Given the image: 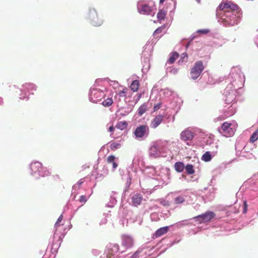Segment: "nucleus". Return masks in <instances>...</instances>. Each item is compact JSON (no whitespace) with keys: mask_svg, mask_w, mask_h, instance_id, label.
<instances>
[{"mask_svg":"<svg viewBox=\"0 0 258 258\" xmlns=\"http://www.w3.org/2000/svg\"><path fill=\"white\" fill-rule=\"evenodd\" d=\"M216 15L221 18L222 23L226 27L233 26L238 23L236 15L239 12V7L231 2H222L218 7Z\"/></svg>","mask_w":258,"mask_h":258,"instance_id":"1","label":"nucleus"},{"mask_svg":"<svg viewBox=\"0 0 258 258\" xmlns=\"http://www.w3.org/2000/svg\"><path fill=\"white\" fill-rule=\"evenodd\" d=\"M106 96L104 91L98 88H92L90 91L89 99L93 103L100 101Z\"/></svg>","mask_w":258,"mask_h":258,"instance_id":"2","label":"nucleus"},{"mask_svg":"<svg viewBox=\"0 0 258 258\" xmlns=\"http://www.w3.org/2000/svg\"><path fill=\"white\" fill-rule=\"evenodd\" d=\"M204 69L203 62L201 60L197 61L190 70V75L191 79L193 80L198 79Z\"/></svg>","mask_w":258,"mask_h":258,"instance_id":"3","label":"nucleus"},{"mask_svg":"<svg viewBox=\"0 0 258 258\" xmlns=\"http://www.w3.org/2000/svg\"><path fill=\"white\" fill-rule=\"evenodd\" d=\"M164 143L161 141L156 142L150 149V155L154 158L160 157Z\"/></svg>","mask_w":258,"mask_h":258,"instance_id":"4","label":"nucleus"},{"mask_svg":"<svg viewBox=\"0 0 258 258\" xmlns=\"http://www.w3.org/2000/svg\"><path fill=\"white\" fill-rule=\"evenodd\" d=\"M88 17L90 20V22L94 26H100L103 23L102 19L99 18L95 9H91L90 10Z\"/></svg>","mask_w":258,"mask_h":258,"instance_id":"5","label":"nucleus"},{"mask_svg":"<svg viewBox=\"0 0 258 258\" xmlns=\"http://www.w3.org/2000/svg\"><path fill=\"white\" fill-rule=\"evenodd\" d=\"M231 123L224 122L221 128L218 129V131L225 137H231L234 134V130L231 127Z\"/></svg>","mask_w":258,"mask_h":258,"instance_id":"6","label":"nucleus"},{"mask_svg":"<svg viewBox=\"0 0 258 258\" xmlns=\"http://www.w3.org/2000/svg\"><path fill=\"white\" fill-rule=\"evenodd\" d=\"M215 216V214L211 211H208L204 214L194 217L199 223H206L210 221Z\"/></svg>","mask_w":258,"mask_h":258,"instance_id":"7","label":"nucleus"},{"mask_svg":"<svg viewBox=\"0 0 258 258\" xmlns=\"http://www.w3.org/2000/svg\"><path fill=\"white\" fill-rule=\"evenodd\" d=\"M149 129L146 125H141L135 130L134 134L136 138L142 139L149 134Z\"/></svg>","mask_w":258,"mask_h":258,"instance_id":"8","label":"nucleus"},{"mask_svg":"<svg viewBox=\"0 0 258 258\" xmlns=\"http://www.w3.org/2000/svg\"><path fill=\"white\" fill-rule=\"evenodd\" d=\"M121 239V245L123 247V250L121 252H123L126 249L131 247L133 245L134 241L133 238L131 236L127 235H123Z\"/></svg>","mask_w":258,"mask_h":258,"instance_id":"9","label":"nucleus"},{"mask_svg":"<svg viewBox=\"0 0 258 258\" xmlns=\"http://www.w3.org/2000/svg\"><path fill=\"white\" fill-rule=\"evenodd\" d=\"M119 245L117 244H110L106 250V257L111 258L113 254L119 251ZM101 258H105V257Z\"/></svg>","mask_w":258,"mask_h":258,"instance_id":"10","label":"nucleus"},{"mask_svg":"<svg viewBox=\"0 0 258 258\" xmlns=\"http://www.w3.org/2000/svg\"><path fill=\"white\" fill-rule=\"evenodd\" d=\"M30 168L32 175H35L36 173L39 174L40 170L42 169V165L39 162H34L31 164Z\"/></svg>","mask_w":258,"mask_h":258,"instance_id":"11","label":"nucleus"},{"mask_svg":"<svg viewBox=\"0 0 258 258\" xmlns=\"http://www.w3.org/2000/svg\"><path fill=\"white\" fill-rule=\"evenodd\" d=\"M164 116L163 115L159 114L156 115L151 121L150 126L151 128H156L157 127L163 120Z\"/></svg>","mask_w":258,"mask_h":258,"instance_id":"12","label":"nucleus"},{"mask_svg":"<svg viewBox=\"0 0 258 258\" xmlns=\"http://www.w3.org/2000/svg\"><path fill=\"white\" fill-rule=\"evenodd\" d=\"M143 200V196L140 194H136L132 197V205L135 207L139 206Z\"/></svg>","mask_w":258,"mask_h":258,"instance_id":"13","label":"nucleus"},{"mask_svg":"<svg viewBox=\"0 0 258 258\" xmlns=\"http://www.w3.org/2000/svg\"><path fill=\"white\" fill-rule=\"evenodd\" d=\"M139 12L144 15L151 14L152 9L147 5H141L138 8Z\"/></svg>","mask_w":258,"mask_h":258,"instance_id":"14","label":"nucleus"},{"mask_svg":"<svg viewBox=\"0 0 258 258\" xmlns=\"http://www.w3.org/2000/svg\"><path fill=\"white\" fill-rule=\"evenodd\" d=\"M180 136L181 139L184 141L191 140L194 138L193 133L188 130L182 132Z\"/></svg>","mask_w":258,"mask_h":258,"instance_id":"15","label":"nucleus"},{"mask_svg":"<svg viewBox=\"0 0 258 258\" xmlns=\"http://www.w3.org/2000/svg\"><path fill=\"white\" fill-rule=\"evenodd\" d=\"M169 230L168 226L161 227L156 231L154 234V236L156 238L166 234Z\"/></svg>","mask_w":258,"mask_h":258,"instance_id":"16","label":"nucleus"},{"mask_svg":"<svg viewBox=\"0 0 258 258\" xmlns=\"http://www.w3.org/2000/svg\"><path fill=\"white\" fill-rule=\"evenodd\" d=\"M128 126V123L126 121H119L117 123L115 127L116 128L121 130L123 131L125 130Z\"/></svg>","mask_w":258,"mask_h":258,"instance_id":"17","label":"nucleus"},{"mask_svg":"<svg viewBox=\"0 0 258 258\" xmlns=\"http://www.w3.org/2000/svg\"><path fill=\"white\" fill-rule=\"evenodd\" d=\"M49 181L52 184H56L60 182V178L58 174L53 175L50 177Z\"/></svg>","mask_w":258,"mask_h":258,"instance_id":"18","label":"nucleus"},{"mask_svg":"<svg viewBox=\"0 0 258 258\" xmlns=\"http://www.w3.org/2000/svg\"><path fill=\"white\" fill-rule=\"evenodd\" d=\"M179 57V54L176 52H173L170 54L169 58L168 60V62L172 64L175 60Z\"/></svg>","mask_w":258,"mask_h":258,"instance_id":"19","label":"nucleus"},{"mask_svg":"<svg viewBox=\"0 0 258 258\" xmlns=\"http://www.w3.org/2000/svg\"><path fill=\"white\" fill-rule=\"evenodd\" d=\"M140 83L138 80H134L132 83L130 88L131 90L134 92H137L138 91L139 88Z\"/></svg>","mask_w":258,"mask_h":258,"instance_id":"20","label":"nucleus"},{"mask_svg":"<svg viewBox=\"0 0 258 258\" xmlns=\"http://www.w3.org/2000/svg\"><path fill=\"white\" fill-rule=\"evenodd\" d=\"M174 168L177 172H181L183 171L184 168V166L183 163L180 162H177L175 163Z\"/></svg>","mask_w":258,"mask_h":258,"instance_id":"21","label":"nucleus"},{"mask_svg":"<svg viewBox=\"0 0 258 258\" xmlns=\"http://www.w3.org/2000/svg\"><path fill=\"white\" fill-rule=\"evenodd\" d=\"M148 107L146 103L142 104L138 109V114L140 116L142 115L147 110Z\"/></svg>","mask_w":258,"mask_h":258,"instance_id":"22","label":"nucleus"},{"mask_svg":"<svg viewBox=\"0 0 258 258\" xmlns=\"http://www.w3.org/2000/svg\"><path fill=\"white\" fill-rule=\"evenodd\" d=\"M113 103V100L112 98H107V99H105L102 102V105L104 107H109Z\"/></svg>","mask_w":258,"mask_h":258,"instance_id":"23","label":"nucleus"},{"mask_svg":"<svg viewBox=\"0 0 258 258\" xmlns=\"http://www.w3.org/2000/svg\"><path fill=\"white\" fill-rule=\"evenodd\" d=\"M50 174V172L46 168L42 167V169L40 170L39 175L42 177H46L49 176Z\"/></svg>","mask_w":258,"mask_h":258,"instance_id":"24","label":"nucleus"},{"mask_svg":"<svg viewBox=\"0 0 258 258\" xmlns=\"http://www.w3.org/2000/svg\"><path fill=\"white\" fill-rule=\"evenodd\" d=\"M202 160L203 161H206V162L210 161L211 160V159H212L211 155L210 152H206L202 156Z\"/></svg>","mask_w":258,"mask_h":258,"instance_id":"25","label":"nucleus"},{"mask_svg":"<svg viewBox=\"0 0 258 258\" xmlns=\"http://www.w3.org/2000/svg\"><path fill=\"white\" fill-rule=\"evenodd\" d=\"M186 173L188 174H192L195 173L194 167L191 164H188L185 166Z\"/></svg>","mask_w":258,"mask_h":258,"instance_id":"26","label":"nucleus"},{"mask_svg":"<svg viewBox=\"0 0 258 258\" xmlns=\"http://www.w3.org/2000/svg\"><path fill=\"white\" fill-rule=\"evenodd\" d=\"M258 139V128L257 130L253 133L250 138V142L253 143Z\"/></svg>","mask_w":258,"mask_h":258,"instance_id":"27","label":"nucleus"},{"mask_svg":"<svg viewBox=\"0 0 258 258\" xmlns=\"http://www.w3.org/2000/svg\"><path fill=\"white\" fill-rule=\"evenodd\" d=\"M120 147L121 144L116 142H113L110 145V149L112 151H115V150L120 148Z\"/></svg>","mask_w":258,"mask_h":258,"instance_id":"28","label":"nucleus"},{"mask_svg":"<svg viewBox=\"0 0 258 258\" xmlns=\"http://www.w3.org/2000/svg\"><path fill=\"white\" fill-rule=\"evenodd\" d=\"M166 16V13L163 10H160L157 13V18L159 20H164Z\"/></svg>","mask_w":258,"mask_h":258,"instance_id":"29","label":"nucleus"},{"mask_svg":"<svg viewBox=\"0 0 258 258\" xmlns=\"http://www.w3.org/2000/svg\"><path fill=\"white\" fill-rule=\"evenodd\" d=\"M175 204H179L183 203L185 201L184 196H180L176 197L174 200Z\"/></svg>","mask_w":258,"mask_h":258,"instance_id":"30","label":"nucleus"},{"mask_svg":"<svg viewBox=\"0 0 258 258\" xmlns=\"http://www.w3.org/2000/svg\"><path fill=\"white\" fill-rule=\"evenodd\" d=\"M165 26H162L159 28H158L154 32V35L156 36L158 34H159L162 32L163 30L165 29Z\"/></svg>","mask_w":258,"mask_h":258,"instance_id":"31","label":"nucleus"},{"mask_svg":"<svg viewBox=\"0 0 258 258\" xmlns=\"http://www.w3.org/2000/svg\"><path fill=\"white\" fill-rule=\"evenodd\" d=\"M127 89L124 88L122 90L120 91L117 93V95L120 97H125Z\"/></svg>","mask_w":258,"mask_h":258,"instance_id":"32","label":"nucleus"},{"mask_svg":"<svg viewBox=\"0 0 258 258\" xmlns=\"http://www.w3.org/2000/svg\"><path fill=\"white\" fill-rule=\"evenodd\" d=\"M115 157L114 155H109L107 158L108 163H111L114 162Z\"/></svg>","mask_w":258,"mask_h":258,"instance_id":"33","label":"nucleus"},{"mask_svg":"<svg viewBox=\"0 0 258 258\" xmlns=\"http://www.w3.org/2000/svg\"><path fill=\"white\" fill-rule=\"evenodd\" d=\"M62 218H63V216L62 215H60L59 216V217H58V218L57 219L55 224V226L56 227H58L59 226V223L61 222V221H62Z\"/></svg>","mask_w":258,"mask_h":258,"instance_id":"34","label":"nucleus"},{"mask_svg":"<svg viewBox=\"0 0 258 258\" xmlns=\"http://www.w3.org/2000/svg\"><path fill=\"white\" fill-rule=\"evenodd\" d=\"M209 32L208 29H200L197 31V33H201L202 34H206Z\"/></svg>","mask_w":258,"mask_h":258,"instance_id":"35","label":"nucleus"},{"mask_svg":"<svg viewBox=\"0 0 258 258\" xmlns=\"http://www.w3.org/2000/svg\"><path fill=\"white\" fill-rule=\"evenodd\" d=\"M79 201L81 203H86L87 202V198L86 196L84 195L81 196L79 199Z\"/></svg>","mask_w":258,"mask_h":258,"instance_id":"36","label":"nucleus"},{"mask_svg":"<svg viewBox=\"0 0 258 258\" xmlns=\"http://www.w3.org/2000/svg\"><path fill=\"white\" fill-rule=\"evenodd\" d=\"M141 252V251L138 250L132 256V258H138L139 255Z\"/></svg>","mask_w":258,"mask_h":258,"instance_id":"37","label":"nucleus"},{"mask_svg":"<svg viewBox=\"0 0 258 258\" xmlns=\"http://www.w3.org/2000/svg\"><path fill=\"white\" fill-rule=\"evenodd\" d=\"M243 205H244V210H243V213L245 214L247 212V205L246 201L244 202Z\"/></svg>","mask_w":258,"mask_h":258,"instance_id":"38","label":"nucleus"},{"mask_svg":"<svg viewBox=\"0 0 258 258\" xmlns=\"http://www.w3.org/2000/svg\"><path fill=\"white\" fill-rule=\"evenodd\" d=\"M161 107V104L158 103L154 105V110L156 111L158 109H159Z\"/></svg>","mask_w":258,"mask_h":258,"instance_id":"39","label":"nucleus"},{"mask_svg":"<svg viewBox=\"0 0 258 258\" xmlns=\"http://www.w3.org/2000/svg\"><path fill=\"white\" fill-rule=\"evenodd\" d=\"M114 131V127H113V125H112L109 127V131L110 132H113Z\"/></svg>","mask_w":258,"mask_h":258,"instance_id":"40","label":"nucleus"},{"mask_svg":"<svg viewBox=\"0 0 258 258\" xmlns=\"http://www.w3.org/2000/svg\"><path fill=\"white\" fill-rule=\"evenodd\" d=\"M112 165H113V169L116 168L117 166H118L117 164L116 163H115V162L112 163Z\"/></svg>","mask_w":258,"mask_h":258,"instance_id":"41","label":"nucleus"},{"mask_svg":"<svg viewBox=\"0 0 258 258\" xmlns=\"http://www.w3.org/2000/svg\"><path fill=\"white\" fill-rule=\"evenodd\" d=\"M165 1V0H160V3L163 4Z\"/></svg>","mask_w":258,"mask_h":258,"instance_id":"42","label":"nucleus"},{"mask_svg":"<svg viewBox=\"0 0 258 258\" xmlns=\"http://www.w3.org/2000/svg\"><path fill=\"white\" fill-rule=\"evenodd\" d=\"M31 84H26L24 86L26 87L27 86H30Z\"/></svg>","mask_w":258,"mask_h":258,"instance_id":"43","label":"nucleus"}]
</instances>
